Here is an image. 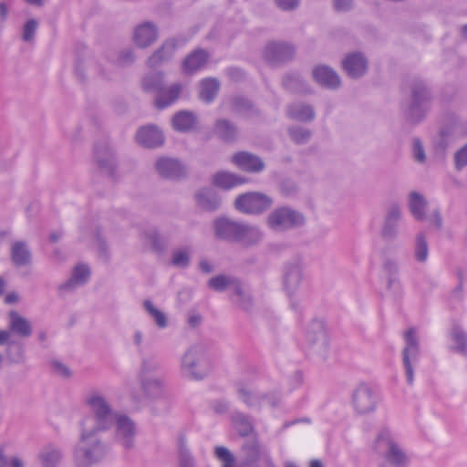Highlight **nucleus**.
Listing matches in <instances>:
<instances>
[{
    "mask_svg": "<svg viewBox=\"0 0 467 467\" xmlns=\"http://www.w3.org/2000/svg\"><path fill=\"white\" fill-rule=\"evenodd\" d=\"M232 423L239 435L250 437L254 435L255 431L250 418L242 412H234L232 415Z\"/></svg>",
    "mask_w": 467,
    "mask_h": 467,
    "instance_id": "obj_37",
    "label": "nucleus"
},
{
    "mask_svg": "<svg viewBox=\"0 0 467 467\" xmlns=\"http://www.w3.org/2000/svg\"><path fill=\"white\" fill-rule=\"evenodd\" d=\"M62 456L61 449L54 445L45 446L38 455L42 467H57Z\"/></svg>",
    "mask_w": 467,
    "mask_h": 467,
    "instance_id": "obj_35",
    "label": "nucleus"
},
{
    "mask_svg": "<svg viewBox=\"0 0 467 467\" xmlns=\"http://www.w3.org/2000/svg\"><path fill=\"white\" fill-rule=\"evenodd\" d=\"M232 161L243 171L259 172L265 169V163L258 156L246 151L235 153Z\"/></svg>",
    "mask_w": 467,
    "mask_h": 467,
    "instance_id": "obj_21",
    "label": "nucleus"
},
{
    "mask_svg": "<svg viewBox=\"0 0 467 467\" xmlns=\"http://www.w3.org/2000/svg\"><path fill=\"white\" fill-rule=\"evenodd\" d=\"M182 90V85L181 83H174L168 88L164 86L161 91L156 95L155 105L159 109H164L171 105L178 99Z\"/></svg>",
    "mask_w": 467,
    "mask_h": 467,
    "instance_id": "obj_28",
    "label": "nucleus"
},
{
    "mask_svg": "<svg viewBox=\"0 0 467 467\" xmlns=\"http://www.w3.org/2000/svg\"><path fill=\"white\" fill-rule=\"evenodd\" d=\"M192 248L190 246L178 247L172 250L171 265L178 268H186L191 263Z\"/></svg>",
    "mask_w": 467,
    "mask_h": 467,
    "instance_id": "obj_45",
    "label": "nucleus"
},
{
    "mask_svg": "<svg viewBox=\"0 0 467 467\" xmlns=\"http://www.w3.org/2000/svg\"><path fill=\"white\" fill-rule=\"evenodd\" d=\"M379 395L377 390L367 383H360L353 390L352 406L359 415H366L377 410Z\"/></svg>",
    "mask_w": 467,
    "mask_h": 467,
    "instance_id": "obj_10",
    "label": "nucleus"
},
{
    "mask_svg": "<svg viewBox=\"0 0 467 467\" xmlns=\"http://www.w3.org/2000/svg\"><path fill=\"white\" fill-rule=\"evenodd\" d=\"M305 263L301 257H294L283 265L282 285L285 291L292 296L296 294L304 280Z\"/></svg>",
    "mask_w": 467,
    "mask_h": 467,
    "instance_id": "obj_11",
    "label": "nucleus"
},
{
    "mask_svg": "<svg viewBox=\"0 0 467 467\" xmlns=\"http://www.w3.org/2000/svg\"><path fill=\"white\" fill-rule=\"evenodd\" d=\"M90 276V270L88 265L79 264L72 271L71 278L59 285L61 291H71L78 285L86 284Z\"/></svg>",
    "mask_w": 467,
    "mask_h": 467,
    "instance_id": "obj_24",
    "label": "nucleus"
},
{
    "mask_svg": "<svg viewBox=\"0 0 467 467\" xmlns=\"http://www.w3.org/2000/svg\"><path fill=\"white\" fill-rule=\"evenodd\" d=\"M262 230L254 225L241 223L236 242L244 246H253L263 239Z\"/></svg>",
    "mask_w": 467,
    "mask_h": 467,
    "instance_id": "obj_25",
    "label": "nucleus"
},
{
    "mask_svg": "<svg viewBox=\"0 0 467 467\" xmlns=\"http://www.w3.org/2000/svg\"><path fill=\"white\" fill-rule=\"evenodd\" d=\"M239 399L252 409H261V393L255 392L248 384L243 381L235 383Z\"/></svg>",
    "mask_w": 467,
    "mask_h": 467,
    "instance_id": "obj_26",
    "label": "nucleus"
},
{
    "mask_svg": "<svg viewBox=\"0 0 467 467\" xmlns=\"http://www.w3.org/2000/svg\"><path fill=\"white\" fill-rule=\"evenodd\" d=\"M454 164L457 171L467 166V144L454 153Z\"/></svg>",
    "mask_w": 467,
    "mask_h": 467,
    "instance_id": "obj_60",
    "label": "nucleus"
},
{
    "mask_svg": "<svg viewBox=\"0 0 467 467\" xmlns=\"http://www.w3.org/2000/svg\"><path fill=\"white\" fill-rule=\"evenodd\" d=\"M182 371L192 379H202L209 372L207 349L202 344L192 345L182 358Z\"/></svg>",
    "mask_w": 467,
    "mask_h": 467,
    "instance_id": "obj_4",
    "label": "nucleus"
},
{
    "mask_svg": "<svg viewBox=\"0 0 467 467\" xmlns=\"http://www.w3.org/2000/svg\"><path fill=\"white\" fill-rule=\"evenodd\" d=\"M405 347L402 350V361L405 367L407 382L412 385L414 380V371L412 362L416 361L420 354V343L417 332L414 327H410L404 332Z\"/></svg>",
    "mask_w": 467,
    "mask_h": 467,
    "instance_id": "obj_12",
    "label": "nucleus"
},
{
    "mask_svg": "<svg viewBox=\"0 0 467 467\" xmlns=\"http://www.w3.org/2000/svg\"><path fill=\"white\" fill-rule=\"evenodd\" d=\"M410 95L404 105V114L407 119L412 123L421 120L427 110L430 100V93L422 80L413 79L410 83Z\"/></svg>",
    "mask_w": 467,
    "mask_h": 467,
    "instance_id": "obj_3",
    "label": "nucleus"
},
{
    "mask_svg": "<svg viewBox=\"0 0 467 467\" xmlns=\"http://www.w3.org/2000/svg\"><path fill=\"white\" fill-rule=\"evenodd\" d=\"M159 36L157 26L150 21L143 22L133 30V42L140 48H147L154 44Z\"/></svg>",
    "mask_w": 467,
    "mask_h": 467,
    "instance_id": "obj_15",
    "label": "nucleus"
},
{
    "mask_svg": "<svg viewBox=\"0 0 467 467\" xmlns=\"http://www.w3.org/2000/svg\"><path fill=\"white\" fill-rule=\"evenodd\" d=\"M187 38H170L162 43V45L148 58L147 65L151 67H158L161 64L169 61L173 57L178 47L183 46Z\"/></svg>",
    "mask_w": 467,
    "mask_h": 467,
    "instance_id": "obj_14",
    "label": "nucleus"
},
{
    "mask_svg": "<svg viewBox=\"0 0 467 467\" xmlns=\"http://www.w3.org/2000/svg\"><path fill=\"white\" fill-rule=\"evenodd\" d=\"M401 219V210L400 205H390L386 213L385 219L381 228V236L387 241H393L399 234V223Z\"/></svg>",
    "mask_w": 467,
    "mask_h": 467,
    "instance_id": "obj_17",
    "label": "nucleus"
},
{
    "mask_svg": "<svg viewBox=\"0 0 467 467\" xmlns=\"http://www.w3.org/2000/svg\"><path fill=\"white\" fill-rule=\"evenodd\" d=\"M179 467H197L190 451L183 444L179 450Z\"/></svg>",
    "mask_w": 467,
    "mask_h": 467,
    "instance_id": "obj_58",
    "label": "nucleus"
},
{
    "mask_svg": "<svg viewBox=\"0 0 467 467\" xmlns=\"http://www.w3.org/2000/svg\"><path fill=\"white\" fill-rule=\"evenodd\" d=\"M115 57L113 63L119 67L130 65L135 60L134 53L130 48L119 52Z\"/></svg>",
    "mask_w": 467,
    "mask_h": 467,
    "instance_id": "obj_57",
    "label": "nucleus"
},
{
    "mask_svg": "<svg viewBox=\"0 0 467 467\" xmlns=\"http://www.w3.org/2000/svg\"><path fill=\"white\" fill-rule=\"evenodd\" d=\"M382 271L386 276L399 275L400 265L396 258L385 257L382 262Z\"/></svg>",
    "mask_w": 467,
    "mask_h": 467,
    "instance_id": "obj_56",
    "label": "nucleus"
},
{
    "mask_svg": "<svg viewBox=\"0 0 467 467\" xmlns=\"http://www.w3.org/2000/svg\"><path fill=\"white\" fill-rule=\"evenodd\" d=\"M233 108L236 112L249 115V112L253 109V105L247 99L236 97L233 100Z\"/></svg>",
    "mask_w": 467,
    "mask_h": 467,
    "instance_id": "obj_59",
    "label": "nucleus"
},
{
    "mask_svg": "<svg viewBox=\"0 0 467 467\" xmlns=\"http://www.w3.org/2000/svg\"><path fill=\"white\" fill-rule=\"evenodd\" d=\"M115 440L124 449L130 450L135 444L136 428L134 422L127 416L118 413L114 420Z\"/></svg>",
    "mask_w": 467,
    "mask_h": 467,
    "instance_id": "obj_13",
    "label": "nucleus"
},
{
    "mask_svg": "<svg viewBox=\"0 0 467 467\" xmlns=\"http://www.w3.org/2000/svg\"><path fill=\"white\" fill-rule=\"evenodd\" d=\"M273 200L265 193L251 192L240 194L234 201L235 208L247 214H260L269 210Z\"/></svg>",
    "mask_w": 467,
    "mask_h": 467,
    "instance_id": "obj_7",
    "label": "nucleus"
},
{
    "mask_svg": "<svg viewBox=\"0 0 467 467\" xmlns=\"http://www.w3.org/2000/svg\"><path fill=\"white\" fill-rule=\"evenodd\" d=\"M143 235L154 251L161 254L166 250L168 242L156 230L146 231Z\"/></svg>",
    "mask_w": 467,
    "mask_h": 467,
    "instance_id": "obj_51",
    "label": "nucleus"
},
{
    "mask_svg": "<svg viewBox=\"0 0 467 467\" xmlns=\"http://www.w3.org/2000/svg\"><path fill=\"white\" fill-rule=\"evenodd\" d=\"M343 69L352 78L362 77L368 69V60L363 54L354 52L348 54L342 60Z\"/></svg>",
    "mask_w": 467,
    "mask_h": 467,
    "instance_id": "obj_19",
    "label": "nucleus"
},
{
    "mask_svg": "<svg viewBox=\"0 0 467 467\" xmlns=\"http://www.w3.org/2000/svg\"><path fill=\"white\" fill-rule=\"evenodd\" d=\"M304 224V215L288 206L275 208L266 218L267 227L275 233H284Z\"/></svg>",
    "mask_w": 467,
    "mask_h": 467,
    "instance_id": "obj_5",
    "label": "nucleus"
},
{
    "mask_svg": "<svg viewBox=\"0 0 467 467\" xmlns=\"http://www.w3.org/2000/svg\"><path fill=\"white\" fill-rule=\"evenodd\" d=\"M161 368V363L154 356H144L141 358L140 378L155 376Z\"/></svg>",
    "mask_w": 467,
    "mask_h": 467,
    "instance_id": "obj_49",
    "label": "nucleus"
},
{
    "mask_svg": "<svg viewBox=\"0 0 467 467\" xmlns=\"http://www.w3.org/2000/svg\"><path fill=\"white\" fill-rule=\"evenodd\" d=\"M5 355L10 364H23L26 358L24 345L16 341L8 343Z\"/></svg>",
    "mask_w": 467,
    "mask_h": 467,
    "instance_id": "obj_46",
    "label": "nucleus"
},
{
    "mask_svg": "<svg viewBox=\"0 0 467 467\" xmlns=\"http://www.w3.org/2000/svg\"><path fill=\"white\" fill-rule=\"evenodd\" d=\"M103 431L80 427V435L74 449L73 460L77 467H91L102 461L108 452L105 442L98 436Z\"/></svg>",
    "mask_w": 467,
    "mask_h": 467,
    "instance_id": "obj_2",
    "label": "nucleus"
},
{
    "mask_svg": "<svg viewBox=\"0 0 467 467\" xmlns=\"http://www.w3.org/2000/svg\"><path fill=\"white\" fill-rule=\"evenodd\" d=\"M143 306L148 314L153 318L158 327L164 328L167 327L166 315L155 307L150 300H145Z\"/></svg>",
    "mask_w": 467,
    "mask_h": 467,
    "instance_id": "obj_52",
    "label": "nucleus"
},
{
    "mask_svg": "<svg viewBox=\"0 0 467 467\" xmlns=\"http://www.w3.org/2000/svg\"><path fill=\"white\" fill-rule=\"evenodd\" d=\"M414 258L419 263H425L429 256V246L423 234L420 233L416 235L414 245Z\"/></svg>",
    "mask_w": 467,
    "mask_h": 467,
    "instance_id": "obj_50",
    "label": "nucleus"
},
{
    "mask_svg": "<svg viewBox=\"0 0 467 467\" xmlns=\"http://www.w3.org/2000/svg\"><path fill=\"white\" fill-rule=\"evenodd\" d=\"M313 78L321 86L335 89L340 86V78L335 70L327 66H317L313 69Z\"/></svg>",
    "mask_w": 467,
    "mask_h": 467,
    "instance_id": "obj_22",
    "label": "nucleus"
},
{
    "mask_svg": "<svg viewBox=\"0 0 467 467\" xmlns=\"http://www.w3.org/2000/svg\"><path fill=\"white\" fill-rule=\"evenodd\" d=\"M245 182L244 178L227 171H219L213 177V183L225 190L243 184Z\"/></svg>",
    "mask_w": 467,
    "mask_h": 467,
    "instance_id": "obj_39",
    "label": "nucleus"
},
{
    "mask_svg": "<svg viewBox=\"0 0 467 467\" xmlns=\"http://www.w3.org/2000/svg\"><path fill=\"white\" fill-rule=\"evenodd\" d=\"M9 329L21 337H29L32 335L31 323L16 311L9 313Z\"/></svg>",
    "mask_w": 467,
    "mask_h": 467,
    "instance_id": "obj_29",
    "label": "nucleus"
},
{
    "mask_svg": "<svg viewBox=\"0 0 467 467\" xmlns=\"http://www.w3.org/2000/svg\"><path fill=\"white\" fill-rule=\"evenodd\" d=\"M386 288L388 291H390L394 294H400L401 293V282L399 275H391V276H386Z\"/></svg>",
    "mask_w": 467,
    "mask_h": 467,
    "instance_id": "obj_61",
    "label": "nucleus"
},
{
    "mask_svg": "<svg viewBox=\"0 0 467 467\" xmlns=\"http://www.w3.org/2000/svg\"><path fill=\"white\" fill-rule=\"evenodd\" d=\"M164 85V75L161 72H153L146 75L141 80V86L146 92H154L156 95L161 91Z\"/></svg>",
    "mask_w": 467,
    "mask_h": 467,
    "instance_id": "obj_44",
    "label": "nucleus"
},
{
    "mask_svg": "<svg viewBox=\"0 0 467 467\" xmlns=\"http://www.w3.org/2000/svg\"><path fill=\"white\" fill-rule=\"evenodd\" d=\"M53 369L56 374L63 378H69L71 375L70 369L59 361L52 362Z\"/></svg>",
    "mask_w": 467,
    "mask_h": 467,
    "instance_id": "obj_64",
    "label": "nucleus"
},
{
    "mask_svg": "<svg viewBox=\"0 0 467 467\" xmlns=\"http://www.w3.org/2000/svg\"><path fill=\"white\" fill-rule=\"evenodd\" d=\"M308 347L317 355L326 357L329 348V337L323 320H311L305 332Z\"/></svg>",
    "mask_w": 467,
    "mask_h": 467,
    "instance_id": "obj_8",
    "label": "nucleus"
},
{
    "mask_svg": "<svg viewBox=\"0 0 467 467\" xmlns=\"http://www.w3.org/2000/svg\"><path fill=\"white\" fill-rule=\"evenodd\" d=\"M413 157L418 162L423 163L426 160L423 146L419 139L413 140Z\"/></svg>",
    "mask_w": 467,
    "mask_h": 467,
    "instance_id": "obj_62",
    "label": "nucleus"
},
{
    "mask_svg": "<svg viewBox=\"0 0 467 467\" xmlns=\"http://www.w3.org/2000/svg\"><path fill=\"white\" fill-rule=\"evenodd\" d=\"M214 133L220 140L225 142H232L236 140L238 130L232 121L221 119L215 122Z\"/></svg>",
    "mask_w": 467,
    "mask_h": 467,
    "instance_id": "obj_33",
    "label": "nucleus"
},
{
    "mask_svg": "<svg viewBox=\"0 0 467 467\" xmlns=\"http://www.w3.org/2000/svg\"><path fill=\"white\" fill-rule=\"evenodd\" d=\"M265 401L271 407H276L281 401V394L279 392H270L262 394L261 405Z\"/></svg>",
    "mask_w": 467,
    "mask_h": 467,
    "instance_id": "obj_63",
    "label": "nucleus"
},
{
    "mask_svg": "<svg viewBox=\"0 0 467 467\" xmlns=\"http://www.w3.org/2000/svg\"><path fill=\"white\" fill-rule=\"evenodd\" d=\"M157 172L167 179H180L186 175V168L177 159L161 157L155 163Z\"/></svg>",
    "mask_w": 467,
    "mask_h": 467,
    "instance_id": "obj_18",
    "label": "nucleus"
},
{
    "mask_svg": "<svg viewBox=\"0 0 467 467\" xmlns=\"http://www.w3.org/2000/svg\"><path fill=\"white\" fill-rule=\"evenodd\" d=\"M288 133L296 144L306 143L311 138V131L302 127H291L288 129Z\"/></svg>",
    "mask_w": 467,
    "mask_h": 467,
    "instance_id": "obj_53",
    "label": "nucleus"
},
{
    "mask_svg": "<svg viewBox=\"0 0 467 467\" xmlns=\"http://www.w3.org/2000/svg\"><path fill=\"white\" fill-rule=\"evenodd\" d=\"M38 26V22L31 18L26 21L23 26L22 39L25 42L32 43L35 39V35Z\"/></svg>",
    "mask_w": 467,
    "mask_h": 467,
    "instance_id": "obj_55",
    "label": "nucleus"
},
{
    "mask_svg": "<svg viewBox=\"0 0 467 467\" xmlns=\"http://www.w3.org/2000/svg\"><path fill=\"white\" fill-rule=\"evenodd\" d=\"M231 297L234 304L244 311L251 310L254 306V299L251 293L244 286L240 281L237 285H235Z\"/></svg>",
    "mask_w": 467,
    "mask_h": 467,
    "instance_id": "obj_36",
    "label": "nucleus"
},
{
    "mask_svg": "<svg viewBox=\"0 0 467 467\" xmlns=\"http://www.w3.org/2000/svg\"><path fill=\"white\" fill-rule=\"evenodd\" d=\"M283 86L285 89L294 93H307L309 88L306 82L296 74H288L283 78Z\"/></svg>",
    "mask_w": 467,
    "mask_h": 467,
    "instance_id": "obj_48",
    "label": "nucleus"
},
{
    "mask_svg": "<svg viewBox=\"0 0 467 467\" xmlns=\"http://www.w3.org/2000/svg\"><path fill=\"white\" fill-rule=\"evenodd\" d=\"M239 281L240 280L231 275H218L208 281V285L217 292H223L225 290H231L233 292Z\"/></svg>",
    "mask_w": 467,
    "mask_h": 467,
    "instance_id": "obj_43",
    "label": "nucleus"
},
{
    "mask_svg": "<svg viewBox=\"0 0 467 467\" xmlns=\"http://www.w3.org/2000/svg\"><path fill=\"white\" fill-rule=\"evenodd\" d=\"M220 82L218 79L213 78H207L200 82V99L206 102H212L217 96L220 89Z\"/></svg>",
    "mask_w": 467,
    "mask_h": 467,
    "instance_id": "obj_38",
    "label": "nucleus"
},
{
    "mask_svg": "<svg viewBox=\"0 0 467 467\" xmlns=\"http://www.w3.org/2000/svg\"><path fill=\"white\" fill-rule=\"evenodd\" d=\"M296 53V47L293 43L272 40L265 44L262 56L268 63L277 66L292 61Z\"/></svg>",
    "mask_w": 467,
    "mask_h": 467,
    "instance_id": "obj_9",
    "label": "nucleus"
},
{
    "mask_svg": "<svg viewBox=\"0 0 467 467\" xmlns=\"http://www.w3.org/2000/svg\"><path fill=\"white\" fill-rule=\"evenodd\" d=\"M409 207L416 220L422 221L425 219L427 201L424 199L423 195L416 192H410L409 195Z\"/></svg>",
    "mask_w": 467,
    "mask_h": 467,
    "instance_id": "obj_42",
    "label": "nucleus"
},
{
    "mask_svg": "<svg viewBox=\"0 0 467 467\" xmlns=\"http://www.w3.org/2000/svg\"><path fill=\"white\" fill-rule=\"evenodd\" d=\"M373 450L379 454H384L392 465L403 467L409 462L408 456L395 441L389 430L379 431L374 441Z\"/></svg>",
    "mask_w": 467,
    "mask_h": 467,
    "instance_id": "obj_6",
    "label": "nucleus"
},
{
    "mask_svg": "<svg viewBox=\"0 0 467 467\" xmlns=\"http://www.w3.org/2000/svg\"><path fill=\"white\" fill-rule=\"evenodd\" d=\"M95 156L100 169L112 174L115 168V158L113 150L105 145L95 148Z\"/></svg>",
    "mask_w": 467,
    "mask_h": 467,
    "instance_id": "obj_32",
    "label": "nucleus"
},
{
    "mask_svg": "<svg viewBox=\"0 0 467 467\" xmlns=\"http://www.w3.org/2000/svg\"><path fill=\"white\" fill-rule=\"evenodd\" d=\"M240 226L241 223L221 218L215 221L214 230L219 238L236 242Z\"/></svg>",
    "mask_w": 467,
    "mask_h": 467,
    "instance_id": "obj_23",
    "label": "nucleus"
},
{
    "mask_svg": "<svg viewBox=\"0 0 467 467\" xmlns=\"http://www.w3.org/2000/svg\"><path fill=\"white\" fill-rule=\"evenodd\" d=\"M209 58V54L202 48H197L192 51L182 63V68L185 73L192 74L205 66Z\"/></svg>",
    "mask_w": 467,
    "mask_h": 467,
    "instance_id": "obj_27",
    "label": "nucleus"
},
{
    "mask_svg": "<svg viewBox=\"0 0 467 467\" xmlns=\"http://www.w3.org/2000/svg\"><path fill=\"white\" fill-rule=\"evenodd\" d=\"M242 451L244 454V458L240 463L251 465L252 467H258L257 462L266 455V451L264 446L261 445L257 433L248 437L244 444L242 445Z\"/></svg>",
    "mask_w": 467,
    "mask_h": 467,
    "instance_id": "obj_16",
    "label": "nucleus"
},
{
    "mask_svg": "<svg viewBox=\"0 0 467 467\" xmlns=\"http://www.w3.org/2000/svg\"><path fill=\"white\" fill-rule=\"evenodd\" d=\"M287 116L300 122H309L315 119L316 113L310 105L293 103L287 109Z\"/></svg>",
    "mask_w": 467,
    "mask_h": 467,
    "instance_id": "obj_31",
    "label": "nucleus"
},
{
    "mask_svg": "<svg viewBox=\"0 0 467 467\" xmlns=\"http://www.w3.org/2000/svg\"><path fill=\"white\" fill-rule=\"evenodd\" d=\"M136 140L143 147L157 148L163 144L164 136L158 127L148 125L137 131Z\"/></svg>",
    "mask_w": 467,
    "mask_h": 467,
    "instance_id": "obj_20",
    "label": "nucleus"
},
{
    "mask_svg": "<svg viewBox=\"0 0 467 467\" xmlns=\"http://www.w3.org/2000/svg\"><path fill=\"white\" fill-rule=\"evenodd\" d=\"M450 337L451 341V349L458 354L466 355L467 335L463 329L460 326L454 325L451 329Z\"/></svg>",
    "mask_w": 467,
    "mask_h": 467,
    "instance_id": "obj_41",
    "label": "nucleus"
},
{
    "mask_svg": "<svg viewBox=\"0 0 467 467\" xmlns=\"http://www.w3.org/2000/svg\"><path fill=\"white\" fill-rule=\"evenodd\" d=\"M199 207L206 211H215L221 205V200L212 189H202L195 195Z\"/></svg>",
    "mask_w": 467,
    "mask_h": 467,
    "instance_id": "obj_30",
    "label": "nucleus"
},
{
    "mask_svg": "<svg viewBox=\"0 0 467 467\" xmlns=\"http://www.w3.org/2000/svg\"><path fill=\"white\" fill-rule=\"evenodd\" d=\"M88 414L79 420V427L106 431L114 426L119 413L114 410L105 393L99 389H88L83 397Z\"/></svg>",
    "mask_w": 467,
    "mask_h": 467,
    "instance_id": "obj_1",
    "label": "nucleus"
},
{
    "mask_svg": "<svg viewBox=\"0 0 467 467\" xmlns=\"http://www.w3.org/2000/svg\"><path fill=\"white\" fill-rule=\"evenodd\" d=\"M215 456L218 460L223 462V467H234V457L231 451L223 447L218 446L214 450Z\"/></svg>",
    "mask_w": 467,
    "mask_h": 467,
    "instance_id": "obj_54",
    "label": "nucleus"
},
{
    "mask_svg": "<svg viewBox=\"0 0 467 467\" xmlns=\"http://www.w3.org/2000/svg\"><path fill=\"white\" fill-rule=\"evenodd\" d=\"M11 259L17 267L26 266L31 263V252L25 242L18 241L11 248Z\"/></svg>",
    "mask_w": 467,
    "mask_h": 467,
    "instance_id": "obj_34",
    "label": "nucleus"
},
{
    "mask_svg": "<svg viewBox=\"0 0 467 467\" xmlns=\"http://www.w3.org/2000/svg\"><path fill=\"white\" fill-rule=\"evenodd\" d=\"M196 123L195 115L188 110L177 112L172 118V127L180 132L189 131Z\"/></svg>",
    "mask_w": 467,
    "mask_h": 467,
    "instance_id": "obj_40",
    "label": "nucleus"
},
{
    "mask_svg": "<svg viewBox=\"0 0 467 467\" xmlns=\"http://www.w3.org/2000/svg\"><path fill=\"white\" fill-rule=\"evenodd\" d=\"M142 389L150 398L160 397L162 389V380L160 377L151 376L140 378Z\"/></svg>",
    "mask_w": 467,
    "mask_h": 467,
    "instance_id": "obj_47",
    "label": "nucleus"
}]
</instances>
